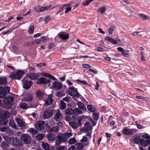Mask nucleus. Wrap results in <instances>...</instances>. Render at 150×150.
I'll return each mask as SVG.
<instances>
[{"label":"nucleus","mask_w":150,"mask_h":150,"mask_svg":"<svg viewBox=\"0 0 150 150\" xmlns=\"http://www.w3.org/2000/svg\"><path fill=\"white\" fill-rule=\"evenodd\" d=\"M51 6V5L46 6H38L34 8L35 11L40 12L48 10Z\"/></svg>","instance_id":"11"},{"label":"nucleus","mask_w":150,"mask_h":150,"mask_svg":"<svg viewBox=\"0 0 150 150\" xmlns=\"http://www.w3.org/2000/svg\"><path fill=\"white\" fill-rule=\"evenodd\" d=\"M84 126L85 127L87 128V129L88 130L91 129L92 128V125L89 122H86L84 124Z\"/></svg>","instance_id":"45"},{"label":"nucleus","mask_w":150,"mask_h":150,"mask_svg":"<svg viewBox=\"0 0 150 150\" xmlns=\"http://www.w3.org/2000/svg\"><path fill=\"white\" fill-rule=\"evenodd\" d=\"M48 38H46L45 36H42L40 38V39L41 41L45 42L47 40Z\"/></svg>","instance_id":"58"},{"label":"nucleus","mask_w":150,"mask_h":150,"mask_svg":"<svg viewBox=\"0 0 150 150\" xmlns=\"http://www.w3.org/2000/svg\"><path fill=\"white\" fill-rule=\"evenodd\" d=\"M33 94L32 93H28L23 96L22 101L27 102H30L33 100Z\"/></svg>","instance_id":"7"},{"label":"nucleus","mask_w":150,"mask_h":150,"mask_svg":"<svg viewBox=\"0 0 150 150\" xmlns=\"http://www.w3.org/2000/svg\"><path fill=\"white\" fill-rule=\"evenodd\" d=\"M72 135V134L70 132L59 134L57 137V139L55 140V144L58 145L62 142H67L69 138L71 137Z\"/></svg>","instance_id":"1"},{"label":"nucleus","mask_w":150,"mask_h":150,"mask_svg":"<svg viewBox=\"0 0 150 150\" xmlns=\"http://www.w3.org/2000/svg\"><path fill=\"white\" fill-rule=\"evenodd\" d=\"M71 8L70 7H66L65 8L66 10L65 11V13H67L69 11H70Z\"/></svg>","instance_id":"63"},{"label":"nucleus","mask_w":150,"mask_h":150,"mask_svg":"<svg viewBox=\"0 0 150 150\" xmlns=\"http://www.w3.org/2000/svg\"><path fill=\"white\" fill-rule=\"evenodd\" d=\"M121 53L125 57H128L129 56V54L127 53L124 50L121 52Z\"/></svg>","instance_id":"55"},{"label":"nucleus","mask_w":150,"mask_h":150,"mask_svg":"<svg viewBox=\"0 0 150 150\" xmlns=\"http://www.w3.org/2000/svg\"><path fill=\"white\" fill-rule=\"evenodd\" d=\"M36 97L39 99H42L44 96V94L42 91L38 90L36 93Z\"/></svg>","instance_id":"21"},{"label":"nucleus","mask_w":150,"mask_h":150,"mask_svg":"<svg viewBox=\"0 0 150 150\" xmlns=\"http://www.w3.org/2000/svg\"><path fill=\"white\" fill-rule=\"evenodd\" d=\"M45 137V135L43 134H38L36 136V138L39 140H42Z\"/></svg>","instance_id":"32"},{"label":"nucleus","mask_w":150,"mask_h":150,"mask_svg":"<svg viewBox=\"0 0 150 150\" xmlns=\"http://www.w3.org/2000/svg\"><path fill=\"white\" fill-rule=\"evenodd\" d=\"M4 88L2 86H0V98H3L5 97L8 93H9L10 88L9 87L5 86Z\"/></svg>","instance_id":"5"},{"label":"nucleus","mask_w":150,"mask_h":150,"mask_svg":"<svg viewBox=\"0 0 150 150\" xmlns=\"http://www.w3.org/2000/svg\"><path fill=\"white\" fill-rule=\"evenodd\" d=\"M34 31V27L33 25L30 26L29 27L28 30V32L30 34L33 33Z\"/></svg>","instance_id":"48"},{"label":"nucleus","mask_w":150,"mask_h":150,"mask_svg":"<svg viewBox=\"0 0 150 150\" xmlns=\"http://www.w3.org/2000/svg\"><path fill=\"white\" fill-rule=\"evenodd\" d=\"M88 141V138L86 137L83 136V138L81 140V142H87Z\"/></svg>","instance_id":"56"},{"label":"nucleus","mask_w":150,"mask_h":150,"mask_svg":"<svg viewBox=\"0 0 150 150\" xmlns=\"http://www.w3.org/2000/svg\"><path fill=\"white\" fill-rule=\"evenodd\" d=\"M133 129L125 128L123 130V134L127 135H132L133 133Z\"/></svg>","instance_id":"24"},{"label":"nucleus","mask_w":150,"mask_h":150,"mask_svg":"<svg viewBox=\"0 0 150 150\" xmlns=\"http://www.w3.org/2000/svg\"><path fill=\"white\" fill-rule=\"evenodd\" d=\"M14 98L13 97L9 96L4 99V103L7 106V108H11L13 109L15 108L16 105L11 103L12 102L14 101Z\"/></svg>","instance_id":"3"},{"label":"nucleus","mask_w":150,"mask_h":150,"mask_svg":"<svg viewBox=\"0 0 150 150\" xmlns=\"http://www.w3.org/2000/svg\"><path fill=\"white\" fill-rule=\"evenodd\" d=\"M23 88L26 89H29L32 84V82L31 81H27L24 80L23 81Z\"/></svg>","instance_id":"14"},{"label":"nucleus","mask_w":150,"mask_h":150,"mask_svg":"<svg viewBox=\"0 0 150 150\" xmlns=\"http://www.w3.org/2000/svg\"><path fill=\"white\" fill-rule=\"evenodd\" d=\"M136 125L137 126V127L139 129H142V128H145V126H142L141 125L138 124L136 123Z\"/></svg>","instance_id":"57"},{"label":"nucleus","mask_w":150,"mask_h":150,"mask_svg":"<svg viewBox=\"0 0 150 150\" xmlns=\"http://www.w3.org/2000/svg\"><path fill=\"white\" fill-rule=\"evenodd\" d=\"M29 132L33 135H35L38 133V131L37 130L32 128L30 129Z\"/></svg>","instance_id":"33"},{"label":"nucleus","mask_w":150,"mask_h":150,"mask_svg":"<svg viewBox=\"0 0 150 150\" xmlns=\"http://www.w3.org/2000/svg\"><path fill=\"white\" fill-rule=\"evenodd\" d=\"M76 81L77 82L84 84V85H86L88 86H90V85L87 82L85 81H84L81 80H76Z\"/></svg>","instance_id":"44"},{"label":"nucleus","mask_w":150,"mask_h":150,"mask_svg":"<svg viewBox=\"0 0 150 150\" xmlns=\"http://www.w3.org/2000/svg\"><path fill=\"white\" fill-rule=\"evenodd\" d=\"M11 144L13 146H22L23 145L22 142L17 137L13 138Z\"/></svg>","instance_id":"9"},{"label":"nucleus","mask_w":150,"mask_h":150,"mask_svg":"<svg viewBox=\"0 0 150 150\" xmlns=\"http://www.w3.org/2000/svg\"><path fill=\"white\" fill-rule=\"evenodd\" d=\"M47 137L50 141H53L55 139V135L53 134L50 133L47 135Z\"/></svg>","instance_id":"29"},{"label":"nucleus","mask_w":150,"mask_h":150,"mask_svg":"<svg viewBox=\"0 0 150 150\" xmlns=\"http://www.w3.org/2000/svg\"><path fill=\"white\" fill-rule=\"evenodd\" d=\"M43 74L44 76H45V77H48L50 78V79H52V80H57V79L56 78H55L52 75H51L49 73H43Z\"/></svg>","instance_id":"31"},{"label":"nucleus","mask_w":150,"mask_h":150,"mask_svg":"<svg viewBox=\"0 0 150 150\" xmlns=\"http://www.w3.org/2000/svg\"><path fill=\"white\" fill-rule=\"evenodd\" d=\"M93 117L96 121H97L99 118V115L97 113H94Z\"/></svg>","instance_id":"50"},{"label":"nucleus","mask_w":150,"mask_h":150,"mask_svg":"<svg viewBox=\"0 0 150 150\" xmlns=\"http://www.w3.org/2000/svg\"><path fill=\"white\" fill-rule=\"evenodd\" d=\"M66 107L65 103L63 101L61 100L60 101V108L62 110L64 109Z\"/></svg>","instance_id":"46"},{"label":"nucleus","mask_w":150,"mask_h":150,"mask_svg":"<svg viewBox=\"0 0 150 150\" xmlns=\"http://www.w3.org/2000/svg\"><path fill=\"white\" fill-rule=\"evenodd\" d=\"M83 148V145L81 144H78V147L76 149H81Z\"/></svg>","instance_id":"64"},{"label":"nucleus","mask_w":150,"mask_h":150,"mask_svg":"<svg viewBox=\"0 0 150 150\" xmlns=\"http://www.w3.org/2000/svg\"><path fill=\"white\" fill-rule=\"evenodd\" d=\"M25 74L24 71L22 70H18L15 72H14L10 74L11 78L13 79H18L20 80Z\"/></svg>","instance_id":"4"},{"label":"nucleus","mask_w":150,"mask_h":150,"mask_svg":"<svg viewBox=\"0 0 150 150\" xmlns=\"http://www.w3.org/2000/svg\"><path fill=\"white\" fill-rule=\"evenodd\" d=\"M105 39L107 40L108 41L112 43L115 45L117 44L118 42L117 41L115 40L112 38L110 37L109 36H106L105 37Z\"/></svg>","instance_id":"25"},{"label":"nucleus","mask_w":150,"mask_h":150,"mask_svg":"<svg viewBox=\"0 0 150 150\" xmlns=\"http://www.w3.org/2000/svg\"><path fill=\"white\" fill-rule=\"evenodd\" d=\"M54 118L57 121L61 120L62 118V115L60 111L58 110H57L55 112Z\"/></svg>","instance_id":"13"},{"label":"nucleus","mask_w":150,"mask_h":150,"mask_svg":"<svg viewBox=\"0 0 150 150\" xmlns=\"http://www.w3.org/2000/svg\"><path fill=\"white\" fill-rule=\"evenodd\" d=\"M3 116L2 117L3 118H8L10 116V113L8 112L5 111L3 113Z\"/></svg>","instance_id":"42"},{"label":"nucleus","mask_w":150,"mask_h":150,"mask_svg":"<svg viewBox=\"0 0 150 150\" xmlns=\"http://www.w3.org/2000/svg\"><path fill=\"white\" fill-rule=\"evenodd\" d=\"M59 127L58 126H55L53 127L51 129V130L53 132H56L59 131Z\"/></svg>","instance_id":"47"},{"label":"nucleus","mask_w":150,"mask_h":150,"mask_svg":"<svg viewBox=\"0 0 150 150\" xmlns=\"http://www.w3.org/2000/svg\"><path fill=\"white\" fill-rule=\"evenodd\" d=\"M20 108L21 109H25L28 108V105L25 103H22L20 105Z\"/></svg>","instance_id":"34"},{"label":"nucleus","mask_w":150,"mask_h":150,"mask_svg":"<svg viewBox=\"0 0 150 150\" xmlns=\"http://www.w3.org/2000/svg\"><path fill=\"white\" fill-rule=\"evenodd\" d=\"M76 142V139L74 137L71 138L70 139L68 140V143L70 144H73Z\"/></svg>","instance_id":"38"},{"label":"nucleus","mask_w":150,"mask_h":150,"mask_svg":"<svg viewBox=\"0 0 150 150\" xmlns=\"http://www.w3.org/2000/svg\"><path fill=\"white\" fill-rule=\"evenodd\" d=\"M141 139H142L140 138L139 136H134L132 139L133 142L137 144L140 143Z\"/></svg>","instance_id":"26"},{"label":"nucleus","mask_w":150,"mask_h":150,"mask_svg":"<svg viewBox=\"0 0 150 150\" xmlns=\"http://www.w3.org/2000/svg\"><path fill=\"white\" fill-rule=\"evenodd\" d=\"M20 139L26 144H29L31 142L30 137L27 134H23L21 137Z\"/></svg>","instance_id":"6"},{"label":"nucleus","mask_w":150,"mask_h":150,"mask_svg":"<svg viewBox=\"0 0 150 150\" xmlns=\"http://www.w3.org/2000/svg\"><path fill=\"white\" fill-rule=\"evenodd\" d=\"M45 65V63H41L37 64V66L39 67H44Z\"/></svg>","instance_id":"59"},{"label":"nucleus","mask_w":150,"mask_h":150,"mask_svg":"<svg viewBox=\"0 0 150 150\" xmlns=\"http://www.w3.org/2000/svg\"><path fill=\"white\" fill-rule=\"evenodd\" d=\"M74 110L75 112L76 111V113L79 114H82L83 113V112L78 108H76Z\"/></svg>","instance_id":"51"},{"label":"nucleus","mask_w":150,"mask_h":150,"mask_svg":"<svg viewBox=\"0 0 150 150\" xmlns=\"http://www.w3.org/2000/svg\"><path fill=\"white\" fill-rule=\"evenodd\" d=\"M27 76L31 80H34L37 79L38 78L39 75L37 74L30 73L27 74Z\"/></svg>","instance_id":"18"},{"label":"nucleus","mask_w":150,"mask_h":150,"mask_svg":"<svg viewBox=\"0 0 150 150\" xmlns=\"http://www.w3.org/2000/svg\"><path fill=\"white\" fill-rule=\"evenodd\" d=\"M106 10V8L105 6H103L99 8L98 9V11L102 13L105 12Z\"/></svg>","instance_id":"35"},{"label":"nucleus","mask_w":150,"mask_h":150,"mask_svg":"<svg viewBox=\"0 0 150 150\" xmlns=\"http://www.w3.org/2000/svg\"><path fill=\"white\" fill-rule=\"evenodd\" d=\"M57 36L61 38L62 40H66L69 38V35L64 32H61L59 33Z\"/></svg>","instance_id":"15"},{"label":"nucleus","mask_w":150,"mask_h":150,"mask_svg":"<svg viewBox=\"0 0 150 150\" xmlns=\"http://www.w3.org/2000/svg\"><path fill=\"white\" fill-rule=\"evenodd\" d=\"M15 120L18 123V126L21 127L22 129L25 128V125L21 120L20 118H17Z\"/></svg>","instance_id":"19"},{"label":"nucleus","mask_w":150,"mask_h":150,"mask_svg":"<svg viewBox=\"0 0 150 150\" xmlns=\"http://www.w3.org/2000/svg\"><path fill=\"white\" fill-rule=\"evenodd\" d=\"M54 88L55 90H58L62 88V84L57 82H54L53 85Z\"/></svg>","instance_id":"20"},{"label":"nucleus","mask_w":150,"mask_h":150,"mask_svg":"<svg viewBox=\"0 0 150 150\" xmlns=\"http://www.w3.org/2000/svg\"><path fill=\"white\" fill-rule=\"evenodd\" d=\"M72 135V134L70 132L59 134L57 137V139L55 140V144L58 145L62 142H67L69 138L71 137Z\"/></svg>","instance_id":"2"},{"label":"nucleus","mask_w":150,"mask_h":150,"mask_svg":"<svg viewBox=\"0 0 150 150\" xmlns=\"http://www.w3.org/2000/svg\"><path fill=\"white\" fill-rule=\"evenodd\" d=\"M140 144L142 145L146 146L150 144V141L142 139Z\"/></svg>","instance_id":"22"},{"label":"nucleus","mask_w":150,"mask_h":150,"mask_svg":"<svg viewBox=\"0 0 150 150\" xmlns=\"http://www.w3.org/2000/svg\"><path fill=\"white\" fill-rule=\"evenodd\" d=\"M7 122L6 120L5 119H2L0 120V124L1 125H5Z\"/></svg>","instance_id":"53"},{"label":"nucleus","mask_w":150,"mask_h":150,"mask_svg":"<svg viewBox=\"0 0 150 150\" xmlns=\"http://www.w3.org/2000/svg\"><path fill=\"white\" fill-rule=\"evenodd\" d=\"M41 42V40L40 39H37L35 41V42L37 45H38Z\"/></svg>","instance_id":"61"},{"label":"nucleus","mask_w":150,"mask_h":150,"mask_svg":"<svg viewBox=\"0 0 150 150\" xmlns=\"http://www.w3.org/2000/svg\"><path fill=\"white\" fill-rule=\"evenodd\" d=\"M38 82L40 84H42L43 85H46L47 83H49L48 86H49L50 84V80H48L45 78L42 77L38 79Z\"/></svg>","instance_id":"16"},{"label":"nucleus","mask_w":150,"mask_h":150,"mask_svg":"<svg viewBox=\"0 0 150 150\" xmlns=\"http://www.w3.org/2000/svg\"><path fill=\"white\" fill-rule=\"evenodd\" d=\"M82 66L84 68H89L91 67L90 66L87 64H82Z\"/></svg>","instance_id":"60"},{"label":"nucleus","mask_w":150,"mask_h":150,"mask_svg":"<svg viewBox=\"0 0 150 150\" xmlns=\"http://www.w3.org/2000/svg\"><path fill=\"white\" fill-rule=\"evenodd\" d=\"M103 49L100 47H97V48L96 49V50L98 51L99 52H103Z\"/></svg>","instance_id":"62"},{"label":"nucleus","mask_w":150,"mask_h":150,"mask_svg":"<svg viewBox=\"0 0 150 150\" xmlns=\"http://www.w3.org/2000/svg\"><path fill=\"white\" fill-rule=\"evenodd\" d=\"M53 114V111L52 110H47L45 111L43 115V117L45 119L50 117Z\"/></svg>","instance_id":"12"},{"label":"nucleus","mask_w":150,"mask_h":150,"mask_svg":"<svg viewBox=\"0 0 150 150\" xmlns=\"http://www.w3.org/2000/svg\"><path fill=\"white\" fill-rule=\"evenodd\" d=\"M69 95L72 96H79L80 94L77 91L76 88H74V86H72L69 87Z\"/></svg>","instance_id":"8"},{"label":"nucleus","mask_w":150,"mask_h":150,"mask_svg":"<svg viewBox=\"0 0 150 150\" xmlns=\"http://www.w3.org/2000/svg\"><path fill=\"white\" fill-rule=\"evenodd\" d=\"M42 146L43 148L45 150H51L49 144L47 143L42 142Z\"/></svg>","instance_id":"30"},{"label":"nucleus","mask_w":150,"mask_h":150,"mask_svg":"<svg viewBox=\"0 0 150 150\" xmlns=\"http://www.w3.org/2000/svg\"><path fill=\"white\" fill-rule=\"evenodd\" d=\"M93 1V0H86L81 5H83L85 6H88L91 2H92Z\"/></svg>","instance_id":"39"},{"label":"nucleus","mask_w":150,"mask_h":150,"mask_svg":"<svg viewBox=\"0 0 150 150\" xmlns=\"http://www.w3.org/2000/svg\"><path fill=\"white\" fill-rule=\"evenodd\" d=\"M75 113V111L71 108H68L65 110V113L67 115H72Z\"/></svg>","instance_id":"23"},{"label":"nucleus","mask_w":150,"mask_h":150,"mask_svg":"<svg viewBox=\"0 0 150 150\" xmlns=\"http://www.w3.org/2000/svg\"><path fill=\"white\" fill-rule=\"evenodd\" d=\"M69 124L73 129H76L78 127L77 123L76 122L71 121L69 122Z\"/></svg>","instance_id":"28"},{"label":"nucleus","mask_w":150,"mask_h":150,"mask_svg":"<svg viewBox=\"0 0 150 150\" xmlns=\"http://www.w3.org/2000/svg\"><path fill=\"white\" fill-rule=\"evenodd\" d=\"M87 109L93 112L96 111V108L91 105H88Z\"/></svg>","instance_id":"40"},{"label":"nucleus","mask_w":150,"mask_h":150,"mask_svg":"<svg viewBox=\"0 0 150 150\" xmlns=\"http://www.w3.org/2000/svg\"><path fill=\"white\" fill-rule=\"evenodd\" d=\"M4 139L7 142L9 143L12 142V139L13 138H10L7 136H4Z\"/></svg>","instance_id":"43"},{"label":"nucleus","mask_w":150,"mask_h":150,"mask_svg":"<svg viewBox=\"0 0 150 150\" xmlns=\"http://www.w3.org/2000/svg\"><path fill=\"white\" fill-rule=\"evenodd\" d=\"M53 95L52 94L49 95L47 98L45 100V105L46 106L50 105L53 101L52 99Z\"/></svg>","instance_id":"17"},{"label":"nucleus","mask_w":150,"mask_h":150,"mask_svg":"<svg viewBox=\"0 0 150 150\" xmlns=\"http://www.w3.org/2000/svg\"><path fill=\"white\" fill-rule=\"evenodd\" d=\"M115 26H112L109 28L108 32L111 35L113 31L115 29Z\"/></svg>","instance_id":"49"},{"label":"nucleus","mask_w":150,"mask_h":150,"mask_svg":"<svg viewBox=\"0 0 150 150\" xmlns=\"http://www.w3.org/2000/svg\"><path fill=\"white\" fill-rule=\"evenodd\" d=\"M45 122L42 121H38L36 124L35 127L36 128L39 130H43L45 128Z\"/></svg>","instance_id":"10"},{"label":"nucleus","mask_w":150,"mask_h":150,"mask_svg":"<svg viewBox=\"0 0 150 150\" xmlns=\"http://www.w3.org/2000/svg\"><path fill=\"white\" fill-rule=\"evenodd\" d=\"M51 20L50 17L48 16H46L45 18L44 21L46 23H47L49 21Z\"/></svg>","instance_id":"54"},{"label":"nucleus","mask_w":150,"mask_h":150,"mask_svg":"<svg viewBox=\"0 0 150 150\" xmlns=\"http://www.w3.org/2000/svg\"><path fill=\"white\" fill-rule=\"evenodd\" d=\"M77 105L80 109L83 110L84 111L86 110V108L84 106V104L81 102H78L77 103Z\"/></svg>","instance_id":"27"},{"label":"nucleus","mask_w":150,"mask_h":150,"mask_svg":"<svg viewBox=\"0 0 150 150\" xmlns=\"http://www.w3.org/2000/svg\"><path fill=\"white\" fill-rule=\"evenodd\" d=\"M139 16L143 20H145L148 19L149 18V17L146 16L143 14H139Z\"/></svg>","instance_id":"41"},{"label":"nucleus","mask_w":150,"mask_h":150,"mask_svg":"<svg viewBox=\"0 0 150 150\" xmlns=\"http://www.w3.org/2000/svg\"><path fill=\"white\" fill-rule=\"evenodd\" d=\"M67 148L65 146H60L58 148H57L56 150H66Z\"/></svg>","instance_id":"52"},{"label":"nucleus","mask_w":150,"mask_h":150,"mask_svg":"<svg viewBox=\"0 0 150 150\" xmlns=\"http://www.w3.org/2000/svg\"><path fill=\"white\" fill-rule=\"evenodd\" d=\"M7 83V79L6 78L4 77L0 78V85L5 84Z\"/></svg>","instance_id":"37"},{"label":"nucleus","mask_w":150,"mask_h":150,"mask_svg":"<svg viewBox=\"0 0 150 150\" xmlns=\"http://www.w3.org/2000/svg\"><path fill=\"white\" fill-rule=\"evenodd\" d=\"M9 124L14 129L16 128V125L13 120H10L9 122Z\"/></svg>","instance_id":"36"}]
</instances>
